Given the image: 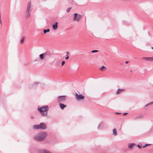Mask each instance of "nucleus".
Masks as SVG:
<instances>
[{
  "label": "nucleus",
  "mask_w": 153,
  "mask_h": 153,
  "mask_svg": "<svg viewBox=\"0 0 153 153\" xmlns=\"http://www.w3.org/2000/svg\"><path fill=\"white\" fill-rule=\"evenodd\" d=\"M113 134L114 135L116 136L117 135V132L116 129H114L113 130Z\"/></svg>",
  "instance_id": "nucleus-16"
},
{
  "label": "nucleus",
  "mask_w": 153,
  "mask_h": 153,
  "mask_svg": "<svg viewBox=\"0 0 153 153\" xmlns=\"http://www.w3.org/2000/svg\"><path fill=\"white\" fill-rule=\"evenodd\" d=\"M151 144H146L144 146H143V148H145V147H146V146H149Z\"/></svg>",
  "instance_id": "nucleus-24"
},
{
  "label": "nucleus",
  "mask_w": 153,
  "mask_h": 153,
  "mask_svg": "<svg viewBox=\"0 0 153 153\" xmlns=\"http://www.w3.org/2000/svg\"><path fill=\"white\" fill-rule=\"evenodd\" d=\"M117 114H120V113H117Z\"/></svg>",
  "instance_id": "nucleus-36"
},
{
  "label": "nucleus",
  "mask_w": 153,
  "mask_h": 153,
  "mask_svg": "<svg viewBox=\"0 0 153 153\" xmlns=\"http://www.w3.org/2000/svg\"><path fill=\"white\" fill-rule=\"evenodd\" d=\"M47 136V134L45 132H42L34 136V139L38 141H42L45 140Z\"/></svg>",
  "instance_id": "nucleus-1"
},
{
  "label": "nucleus",
  "mask_w": 153,
  "mask_h": 153,
  "mask_svg": "<svg viewBox=\"0 0 153 153\" xmlns=\"http://www.w3.org/2000/svg\"><path fill=\"white\" fill-rule=\"evenodd\" d=\"M31 4L30 1L27 4L26 9V12H31V9H30Z\"/></svg>",
  "instance_id": "nucleus-6"
},
{
  "label": "nucleus",
  "mask_w": 153,
  "mask_h": 153,
  "mask_svg": "<svg viewBox=\"0 0 153 153\" xmlns=\"http://www.w3.org/2000/svg\"><path fill=\"white\" fill-rule=\"evenodd\" d=\"M24 37H22L21 39L20 42L21 43H23L24 42Z\"/></svg>",
  "instance_id": "nucleus-20"
},
{
  "label": "nucleus",
  "mask_w": 153,
  "mask_h": 153,
  "mask_svg": "<svg viewBox=\"0 0 153 153\" xmlns=\"http://www.w3.org/2000/svg\"><path fill=\"white\" fill-rule=\"evenodd\" d=\"M98 52V51L97 50H92L91 51V52L92 53H95V52Z\"/></svg>",
  "instance_id": "nucleus-23"
},
{
  "label": "nucleus",
  "mask_w": 153,
  "mask_h": 153,
  "mask_svg": "<svg viewBox=\"0 0 153 153\" xmlns=\"http://www.w3.org/2000/svg\"><path fill=\"white\" fill-rule=\"evenodd\" d=\"M152 48L153 49V47H152Z\"/></svg>",
  "instance_id": "nucleus-35"
},
{
  "label": "nucleus",
  "mask_w": 153,
  "mask_h": 153,
  "mask_svg": "<svg viewBox=\"0 0 153 153\" xmlns=\"http://www.w3.org/2000/svg\"><path fill=\"white\" fill-rule=\"evenodd\" d=\"M59 106L60 108L62 109H63L64 108L67 107L66 105H65L63 104L60 103L59 104Z\"/></svg>",
  "instance_id": "nucleus-14"
},
{
  "label": "nucleus",
  "mask_w": 153,
  "mask_h": 153,
  "mask_svg": "<svg viewBox=\"0 0 153 153\" xmlns=\"http://www.w3.org/2000/svg\"><path fill=\"white\" fill-rule=\"evenodd\" d=\"M143 115H140V116H137L134 117V119L135 120H136L138 119H141L143 118Z\"/></svg>",
  "instance_id": "nucleus-13"
},
{
  "label": "nucleus",
  "mask_w": 153,
  "mask_h": 153,
  "mask_svg": "<svg viewBox=\"0 0 153 153\" xmlns=\"http://www.w3.org/2000/svg\"><path fill=\"white\" fill-rule=\"evenodd\" d=\"M50 31V30L49 29H48L47 30L45 29L44 30L43 32L44 33H45L47 32H49Z\"/></svg>",
  "instance_id": "nucleus-18"
},
{
  "label": "nucleus",
  "mask_w": 153,
  "mask_h": 153,
  "mask_svg": "<svg viewBox=\"0 0 153 153\" xmlns=\"http://www.w3.org/2000/svg\"><path fill=\"white\" fill-rule=\"evenodd\" d=\"M42 124V125H41H41L40 126H41L42 128H40V129L42 130H45L47 128V127L45 124V123H40V124Z\"/></svg>",
  "instance_id": "nucleus-9"
},
{
  "label": "nucleus",
  "mask_w": 153,
  "mask_h": 153,
  "mask_svg": "<svg viewBox=\"0 0 153 153\" xmlns=\"http://www.w3.org/2000/svg\"><path fill=\"white\" fill-rule=\"evenodd\" d=\"M52 27L53 29L56 30L58 27V22H56L53 25Z\"/></svg>",
  "instance_id": "nucleus-12"
},
{
  "label": "nucleus",
  "mask_w": 153,
  "mask_h": 153,
  "mask_svg": "<svg viewBox=\"0 0 153 153\" xmlns=\"http://www.w3.org/2000/svg\"><path fill=\"white\" fill-rule=\"evenodd\" d=\"M124 90V89H118L116 92V94H119Z\"/></svg>",
  "instance_id": "nucleus-15"
},
{
  "label": "nucleus",
  "mask_w": 153,
  "mask_h": 153,
  "mask_svg": "<svg viewBox=\"0 0 153 153\" xmlns=\"http://www.w3.org/2000/svg\"><path fill=\"white\" fill-rule=\"evenodd\" d=\"M46 54H48V55H51V53L50 52H47L46 53H44V54H41L39 55L40 58L41 59H44V55H45Z\"/></svg>",
  "instance_id": "nucleus-7"
},
{
  "label": "nucleus",
  "mask_w": 153,
  "mask_h": 153,
  "mask_svg": "<svg viewBox=\"0 0 153 153\" xmlns=\"http://www.w3.org/2000/svg\"><path fill=\"white\" fill-rule=\"evenodd\" d=\"M137 146L140 149H141V146L139 144L137 145Z\"/></svg>",
  "instance_id": "nucleus-27"
},
{
  "label": "nucleus",
  "mask_w": 153,
  "mask_h": 153,
  "mask_svg": "<svg viewBox=\"0 0 153 153\" xmlns=\"http://www.w3.org/2000/svg\"><path fill=\"white\" fill-rule=\"evenodd\" d=\"M71 7H69V8H68L67 10V12H69L70 11V10L71 9Z\"/></svg>",
  "instance_id": "nucleus-22"
},
{
  "label": "nucleus",
  "mask_w": 153,
  "mask_h": 153,
  "mask_svg": "<svg viewBox=\"0 0 153 153\" xmlns=\"http://www.w3.org/2000/svg\"><path fill=\"white\" fill-rule=\"evenodd\" d=\"M82 16L79 14H78L77 13H75L74 14V16L73 17V20L75 21L79 22L81 19Z\"/></svg>",
  "instance_id": "nucleus-3"
},
{
  "label": "nucleus",
  "mask_w": 153,
  "mask_h": 153,
  "mask_svg": "<svg viewBox=\"0 0 153 153\" xmlns=\"http://www.w3.org/2000/svg\"><path fill=\"white\" fill-rule=\"evenodd\" d=\"M38 83H39L38 82H35V83L33 85V86L34 85H36V84H38Z\"/></svg>",
  "instance_id": "nucleus-28"
},
{
  "label": "nucleus",
  "mask_w": 153,
  "mask_h": 153,
  "mask_svg": "<svg viewBox=\"0 0 153 153\" xmlns=\"http://www.w3.org/2000/svg\"><path fill=\"white\" fill-rule=\"evenodd\" d=\"M128 114L127 113H124V114Z\"/></svg>",
  "instance_id": "nucleus-31"
},
{
  "label": "nucleus",
  "mask_w": 153,
  "mask_h": 153,
  "mask_svg": "<svg viewBox=\"0 0 153 153\" xmlns=\"http://www.w3.org/2000/svg\"><path fill=\"white\" fill-rule=\"evenodd\" d=\"M153 104V102H152L149 103V104H146V105H145V107H148L149 105H150L151 104Z\"/></svg>",
  "instance_id": "nucleus-21"
},
{
  "label": "nucleus",
  "mask_w": 153,
  "mask_h": 153,
  "mask_svg": "<svg viewBox=\"0 0 153 153\" xmlns=\"http://www.w3.org/2000/svg\"><path fill=\"white\" fill-rule=\"evenodd\" d=\"M0 23L1 24V25H2V22L1 20V15H0Z\"/></svg>",
  "instance_id": "nucleus-26"
},
{
  "label": "nucleus",
  "mask_w": 153,
  "mask_h": 153,
  "mask_svg": "<svg viewBox=\"0 0 153 153\" xmlns=\"http://www.w3.org/2000/svg\"><path fill=\"white\" fill-rule=\"evenodd\" d=\"M143 58L147 61H153V57H143Z\"/></svg>",
  "instance_id": "nucleus-8"
},
{
  "label": "nucleus",
  "mask_w": 153,
  "mask_h": 153,
  "mask_svg": "<svg viewBox=\"0 0 153 153\" xmlns=\"http://www.w3.org/2000/svg\"><path fill=\"white\" fill-rule=\"evenodd\" d=\"M27 14L26 15V18L27 19L29 18L30 17V12H26Z\"/></svg>",
  "instance_id": "nucleus-17"
},
{
  "label": "nucleus",
  "mask_w": 153,
  "mask_h": 153,
  "mask_svg": "<svg viewBox=\"0 0 153 153\" xmlns=\"http://www.w3.org/2000/svg\"><path fill=\"white\" fill-rule=\"evenodd\" d=\"M100 125H99V126H98V128H99V127H100Z\"/></svg>",
  "instance_id": "nucleus-33"
},
{
  "label": "nucleus",
  "mask_w": 153,
  "mask_h": 153,
  "mask_svg": "<svg viewBox=\"0 0 153 153\" xmlns=\"http://www.w3.org/2000/svg\"><path fill=\"white\" fill-rule=\"evenodd\" d=\"M106 69V68L104 66H102L100 68V69L101 70H104Z\"/></svg>",
  "instance_id": "nucleus-19"
},
{
  "label": "nucleus",
  "mask_w": 153,
  "mask_h": 153,
  "mask_svg": "<svg viewBox=\"0 0 153 153\" xmlns=\"http://www.w3.org/2000/svg\"><path fill=\"white\" fill-rule=\"evenodd\" d=\"M136 146V144L134 143H129L128 145V148L130 149H132L133 147Z\"/></svg>",
  "instance_id": "nucleus-10"
},
{
  "label": "nucleus",
  "mask_w": 153,
  "mask_h": 153,
  "mask_svg": "<svg viewBox=\"0 0 153 153\" xmlns=\"http://www.w3.org/2000/svg\"><path fill=\"white\" fill-rule=\"evenodd\" d=\"M129 62L128 61H126V62L125 63H126V64H127L128 63V62Z\"/></svg>",
  "instance_id": "nucleus-30"
},
{
  "label": "nucleus",
  "mask_w": 153,
  "mask_h": 153,
  "mask_svg": "<svg viewBox=\"0 0 153 153\" xmlns=\"http://www.w3.org/2000/svg\"><path fill=\"white\" fill-rule=\"evenodd\" d=\"M48 109V105L43 106L38 108V110L39 111L41 114L44 117L47 116Z\"/></svg>",
  "instance_id": "nucleus-2"
},
{
  "label": "nucleus",
  "mask_w": 153,
  "mask_h": 153,
  "mask_svg": "<svg viewBox=\"0 0 153 153\" xmlns=\"http://www.w3.org/2000/svg\"><path fill=\"white\" fill-rule=\"evenodd\" d=\"M66 96H62L58 97L57 99V102H63L66 101Z\"/></svg>",
  "instance_id": "nucleus-4"
},
{
  "label": "nucleus",
  "mask_w": 153,
  "mask_h": 153,
  "mask_svg": "<svg viewBox=\"0 0 153 153\" xmlns=\"http://www.w3.org/2000/svg\"><path fill=\"white\" fill-rule=\"evenodd\" d=\"M76 98L77 100H83L85 98L84 96L82 94H78L77 93L75 94Z\"/></svg>",
  "instance_id": "nucleus-5"
},
{
  "label": "nucleus",
  "mask_w": 153,
  "mask_h": 153,
  "mask_svg": "<svg viewBox=\"0 0 153 153\" xmlns=\"http://www.w3.org/2000/svg\"><path fill=\"white\" fill-rule=\"evenodd\" d=\"M31 118L32 119H33V118H34V117H31Z\"/></svg>",
  "instance_id": "nucleus-32"
},
{
  "label": "nucleus",
  "mask_w": 153,
  "mask_h": 153,
  "mask_svg": "<svg viewBox=\"0 0 153 153\" xmlns=\"http://www.w3.org/2000/svg\"><path fill=\"white\" fill-rule=\"evenodd\" d=\"M69 52H67V54H68V53Z\"/></svg>",
  "instance_id": "nucleus-34"
},
{
  "label": "nucleus",
  "mask_w": 153,
  "mask_h": 153,
  "mask_svg": "<svg viewBox=\"0 0 153 153\" xmlns=\"http://www.w3.org/2000/svg\"><path fill=\"white\" fill-rule=\"evenodd\" d=\"M42 124H39V125H35L33 126V128L34 129H40V128H41L42 127L41 126Z\"/></svg>",
  "instance_id": "nucleus-11"
},
{
  "label": "nucleus",
  "mask_w": 153,
  "mask_h": 153,
  "mask_svg": "<svg viewBox=\"0 0 153 153\" xmlns=\"http://www.w3.org/2000/svg\"><path fill=\"white\" fill-rule=\"evenodd\" d=\"M69 57L68 56H67V57H66V58H65V59H68V58H69Z\"/></svg>",
  "instance_id": "nucleus-29"
},
{
  "label": "nucleus",
  "mask_w": 153,
  "mask_h": 153,
  "mask_svg": "<svg viewBox=\"0 0 153 153\" xmlns=\"http://www.w3.org/2000/svg\"><path fill=\"white\" fill-rule=\"evenodd\" d=\"M65 62L64 61H62V66L63 65L65 64Z\"/></svg>",
  "instance_id": "nucleus-25"
}]
</instances>
